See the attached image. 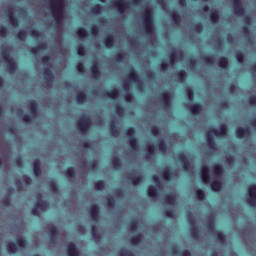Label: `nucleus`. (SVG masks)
Returning a JSON list of instances; mask_svg holds the SVG:
<instances>
[{
    "mask_svg": "<svg viewBox=\"0 0 256 256\" xmlns=\"http://www.w3.org/2000/svg\"><path fill=\"white\" fill-rule=\"evenodd\" d=\"M212 23H219V11L214 10L209 15Z\"/></svg>",
    "mask_w": 256,
    "mask_h": 256,
    "instance_id": "obj_40",
    "label": "nucleus"
},
{
    "mask_svg": "<svg viewBox=\"0 0 256 256\" xmlns=\"http://www.w3.org/2000/svg\"><path fill=\"white\" fill-rule=\"evenodd\" d=\"M158 149L161 153H167V142H165V140H160L158 142Z\"/></svg>",
    "mask_w": 256,
    "mask_h": 256,
    "instance_id": "obj_47",
    "label": "nucleus"
},
{
    "mask_svg": "<svg viewBox=\"0 0 256 256\" xmlns=\"http://www.w3.org/2000/svg\"><path fill=\"white\" fill-rule=\"evenodd\" d=\"M6 17L8 18V21L10 23V25H13L15 27H17V25H19V20H17V17L15 16V12L14 11H7L6 12Z\"/></svg>",
    "mask_w": 256,
    "mask_h": 256,
    "instance_id": "obj_16",
    "label": "nucleus"
},
{
    "mask_svg": "<svg viewBox=\"0 0 256 256\" xmlns=\"http://www.w3.org/2000/svg\"><path fill=\"white\" fill-rule=\"evenodd\" d=\"M150 133L154 136V137H159V135H161V129L158 126H153L150 130Z\"/></svg>",
    "mask_w": 256,
    "mask_h": 256,
    "instance_id": "obj_56",
    "label": "nucleus"
},
{
    "mask_svg": "<svg viewBox=\"0 0 256 256\" xmlns=\"http://www.w3.org/2000/svg\"><path fill=\"white\" fill-rule=\"evenodd\" d=\"M107 97L109 99H117L119 97V90L117 89H112V90H109L107 93H106Z\"/></svg>",
    "mask_w": 256,
    "mask_h": 256,
    "instance_id": "obj_41",
    "label": "nucleus"
},
{
    "mask_svg": "<svg viewBox=\"0 0 256 256\" xmlns=\"http://www.w3.org/2000/svg\"><path fill=\"white\" fill-rule=\"evenodd\" d=\"M212 191H221V188L223 187V183L219 180H215L210 185Z\"/></svg>",
    "mask_w": 256,
    "mask_h": 256,
    "instance_id": "obj_32",
    "label": "nucleus"
},
{
    "mask_svg": "<svg viewBox=\"0 0 256 256\" xmlns=\"http://www.w3.org/2000/svg\"><path fill=\"white\" fill-rule=\"evenodd\" d=\"M164 201H166L168 205H174L176 201L175 194H168L167 196H165Z\"/></svg>",
    "mask_w": 256,
    "mask_h": 256,
    "instance_id": "obj_44",
    "label": "nucleus"
},
{
    "mask_svg": "<svg viewBox=\"0 0 256 256\" xmlns=\"http://www.w3.org/2000/svg\"><path fill=\"white\" fill-rule=\"evenodd\" d=\"M188 221L191 225L190 233H191L192 237L194 239H198L199 238V228L197 227V222H195V217H193V215L190 214L188 217Z\"/></svg>",
    "mask_w": 256,
    "mask_h": 256,
    "instance_id": "obj_4",
    "label": "nucleus"
},
{
    "mask_svg": "<svg viewBox=\"0 0 256 256\" xmlns=\"http://www.w3.org/2000/svg\"><path fill=\"white\" fill-rule=\"evenodd\" d=\"M112 166L114 167V169H121V158L115 157L112 160Z\"/></svg>",
    "mask_w": 256,
    "mask_h": 256,
    "instance_id": "obj_54",
    "label": "nucleus"
},
{
    "mask_svg": "<svg viewBox=\"0 0 256 256\" xmlns=\"http://www.w3.org/2000/svg\"><path fill=\"white\" fill-rule=\"evenodd\" d=\"M6 67L9 73H15L17 71V62H15V60H11L6 64Z\"/></svg>",
    "mask_w": 256,
    "mask_h": 256,
    "instance_id": "obj_29",
    "label": "nucleus"
},
{
    "mask_svg": "<svg viewBox=\"0 0 256 256\" xmlns=\"http://www.w3.org/2000/svg\"><path fill=\"white\" fill-rule=\"evenodd\" d=\"M201 179H202L203 183H209L211 181V174L209 173V166L202 167Z\"/></svg>",
    "mask_w": 256,
    "mask_h": 256,
    "instance_id": "obj_11",
    "label": "nucleus"
},
{
    "mask_svg": "<svg viewBox=\"0 0 256 256\" xmlns=\"http://www.w3.org/2000/svg\"><path fill=\"white\" fill-rule=\"evenodd\" d=\"M143 25L146 35H153L155 33V22L153 20V10L146 8L143 15Z\"/></svg>",
    "mask_w": 256,
    "mask_h": 256,
    "instance_id": "obj_2",
    "label": "nucleus"
},
{
    "mask_svg": "<svg viewBox=\"0 0 256 256\" xmlns=\"http://www.w3.org/2000/svg\"><path fill=\"white\" fill-rule=\"evenodd\" d=\"M115 111L117 115H120V117L125 114V108L121 105H116Z\"/></svg>",
    "mask_w": 256,
    "mask_h": 256,
    "instance_id": "obj_62",
    "label": "nucleus"
},
{
    "mask_svg": "<svg viewBox=\"0 0 256 256\" xmlns=\"http://www.w3.org/2000/svg\"><path fill=\"white\" fill-rule=\"evenodd\" d=\"M113 5L120 15H123V13H125V11H127V9H129V5L127 4V2H125L123 0H116L113 3Z\"/></svg>",
    "mask_w": 256,
    "mask_h": 256,
    "instance_id": "obj_6",
    "label": "nucleus"
},
{
    "mask_svg": "<svg viewBox=\"0 0 256 256\" xmlns=\"http://www.w3.org/2000/svg\"><path fill=\"white\" fill-rule=\"evenodd\" d=\"M7 250L10 253H17V244L15 242H9L7 244Z\"/></svg>",
    "mask_w": 256,
    "mask_h": 256,
    "instance_id": "obj_52",
    "label": "nucleus"
},
{
    "mask_svg": "<svg viewBox=\"0 0 256 256\" xmlns=\"http://www.w3.org/2000/svg\"><path fill=\"white\" fill-rule=\"evenodd\" d=\"M169 60L171 65H175V63L179 61V54H177V52H171Z\"/></svg>",
    "mask_w": 256,
    "mask_h": 256,
    "instance_id": "obj_51",
    "label": "nucleus"
},
{
    "mask_svg": "<svg viewBox=\"0 0 256 256\" xmlns=\"http://www.w3.org/2000/svg\"><path fill=\"white\" fill-rule=\"evenodd\" d=\"M94 187H95V189H97V191H103L105 189V181L97 180L94 183Z\"/></svg>",
    "mask_w": 256,
    "mask_h": 256,
    "instance_id": "obj_46",
    "label": "nucleus"
},
{
    "mask_svg": "<svg viewBox=\"0 0 256 256\" xmlns=\"http://www.w3.org/2000/svg\"><path fill=\"white\" fill-rule=\"evenodd\" d=\"M66 177L70 179H75L77 177V174L75 173V168L74 167H68L64 171Z\"/></svg>",
    "mask_w": 256,
    "mask_h": 256,
    "instance_id": "obj_26",
    "label": "nucleus"
},
{
    "mask_svg": "<svg viewBox=\"0 0 256 256\" xmlns=\"http://www.w3.org/2000/svg\"><path fill=\"white\" fill-rule=\"evenodd\" d=\"M104 44L106 49H112L115 46V37L113 35H108L104 38Z\"/></svg>",
    "mask_w": 256,
    "mask_h": 256,
    "instance_id": "obj_20",
    "label": "nucleus"
},
{
    "mask_svg": "<svg viewBox=\"0 0 256 256\" xmlns=\"http://www.w3.org/2000/svg\"><path fill=\"white\" fill-rule=\"evenodd\" d=\"M49 187L54 193H57V191H59V184H57V182H55L54 180H51L49 182Z\"/></svg>",
    "mask_w": 256,
    "mask_h": 256,
    "instance_id": "obj_55",
    "label": "nucleus"
},
{
    "mask_svg": "<svg viewBox=\"0 0 256 256\" xmlns=\"http://www.w3.org/2000/svg\"><path fill=\"white\" fill-rule=\"evenodd\" d=\"M196 197H197L198 201H205V191L201 190V189L197 190Z\"/></svg>",
    "mask_w": 256,
    "mask_h": 256,
    "instance_id": "obj_57",
    "label": "nucleus"
},
{
    "mask_svg": "<svg viewBox=\"0 0 256 256\" xmlns=\"http://www.w3.org/2000/svg\"><path fill=\"white\" fill-rule=\"evenodd\" d=\"M171 17L172 20L176 23V25H179V23H181V15L179 14V12H172Z\"/></svg>",
    "mask_w": 256,
    "mask_h": 256,
    "instance_id": "obj_48",
    "label": "nucleus"
},
{
    "mask_svg": "<svg viewBox=\"0 0 256 256\" xmlns=\"http://www.w3.org/2000/svg\"><path fill=\"white\" fill-rule=\"evenodd\" d=\"M188 110L191 113H194V115H199L200 113L203 112V104L196 102V103L188 106Z\"/></svg>",
    "mask_w": 256,
    "mask_h": 256,
    "instance_id": "obj_10",
    "label": "nucleus"
},
{
    "mask_svg": "<svg viewBox=\"0 0 256 256\" xmlns=\"http://www.w3.org/2000/svg\"><path fill=\"white\" fill-rule=\"evenodd\" d=\"M177 159H178V161H180V163H183V162H185L186 160H188L189 158L187 157V155H186L185 153L180 152V153H178V155H177Z\"/></svg>",
    "mask_w": 256,
    "mask_h": 256,
    "instance_id": "obj_61",
    "label": "nucleus"
},
{
    "mask_svg": "<svg viewBox=\"0 0 256 256\" xmlns=\"http://www.w3.org/2000/svg\"><path fill=\"white\" fill-rule=\"evenodd\" d=\"M91 12L94 15H101V13H103V6H101V4H96L91 8Z\"/></svg>",
    "mask_w": 256,
    "mask_h": 256,
    "instance_id": "obj_39",
    "label": "nucleus"
},
{
    "mask_svg": "<svg viewBox=\"0 0 256 256\" xmlns=\"http://www.w3.org/2000/svg\"><path fill=\"white\" fill-rule=\"evenodd\" d=\"M248 193L250 197H256V184H253L248 187Z\"/></svg>",
    "mask_w": 256,
    "mask_h": 256,
    "instance_id": "obj_59",
    "label": "nucleus"
},
{
    "mask_svg": "<svg viewBox=\"0 0 256 256\" xmlns=\"http://www.w3.org/2000/svg\"><path fill=\"white\" fill-rule=\"evenodd\" d=\"M235 58L238 61V63H245V54H243V52L238 51L235 54Z\"/></svg>",
    "mask_w": 256,
    "mask_h": 256,
    "instance_id": "obj_53",
    "label": "nucleus"
},
{
    "mask_svg": "<svg viewBox=\"0 0 256 256\" xmlns=\"http://www.w3.org/2000/svg\"><path fill=\"white\" fill-rule=\"evenodd\" d=\"M76 125L77 129H79L82 133H87L89 127H91V118H89V116H81Z\"/></svg>",
    "mask_w": 256,
    "mask_h": 256,
    "instance_id": "obj_3",
    "label": "nucleus"
},
{
    "mask_svg": "<svg viewBox=\"0 0 256 256\" xmlns=\"http://www.w3.org/2000/svg\"><path fill=\"white\" fill-rule=\"evenodd\" d=\"M128 179L131 181L132 185H139V183H141V177L137 175H129Z\"/></svg>",
    "mask_w": 256,
    "mask_h": 256,
    "instance_id": "obj_45",
    "label": "nucleus"
},
{
    "mask_svg": "<svg viewBox=\"0 0 256 256\" xmlns=\"http://www.w3.org/2000/svg\"><path fill=\"white\" fill-rule=\"evenodd\" d=\"M161 101L164 107H171V103H172L171 92H163L161 94Z\"/></svg>",
    "mask_w": 256,
    "mask_h": 256,
    "instance_id": "obj_12",
    "label": "nucleus"
},
{
    "mask_svg": "<svg viewBox=\"0 0 256 256\" xmlns=\"http://www.w3.org/2000/svg\"><path fill=\"white\" fill-rule=\"evenodd\" d=\"M143 241V234H137L136 236L130 239L132 245H139Z\"/></svg>",
    "mask_w": 256,
    "mask_h": 256,
    "instance_id": "obj_38",
    "label": "nucleus"
},
{
    "mask_svg": "<svg viewBox=\"0 0 256 256\" xmlns=\"http://www.w3.org/2000/svg\"><path fill=\"white\" fill-rule=\"evenodd\" d=\"M45 47H47L46 44L40 43L36 46H34L33 48H31V53H33L34 55H37V53H39V51H43V49H45Z\"/></svg>",
    "mask_w": 256,
    "mask_h": 256,
    "instance_id": "obj_35",
    "label": "nucleus"
},
{
    "mask_svg": "<svg viewBox=\"0 0 256 256\" xmlns=\"http://www.w3.org/2000/svg\"><path fill=\"white\" fill-rule=\"evenodd\" d=\"M43 75H44V79L45 81H47V83H53V71H51L49 68H44L43 69Z\"/></svg>",
    "mask_w": 256,
    "mask_h": 256,
    "instance_id": "obj_21",
    "label": "nucleus"
},
{
    "mask_svg": "<svg viewBox=\"0 0 256 256\" xmlns=\"http://www.w3.org/2000/svg\"><path fill=\"white\" fill-rule=\"evenodd\" d=\"M176 77L179 83H184V81L187 79V72L185 70H179Z\"/></svg>",
    "mask_w": 256,
    "mask_h": 256,
    "instance_id": "obj_31",
    "label": "nucleus"
},
{
    "mask_svg": "<svg viewBox=\"0 0 256 256\" xmlns=\"http://www.w3.org/2000/svg\"><path fill=\"white\" fill-rule=\"evenodd\" d=\"M218 65L220 69H227V67H229V58L225 56L221 57L218 61Z\"/></svg>",
    "mask_w": 256,
    "mask_h": 256,
    "instance_id": "obj_25",
    "label": "nucleus"
},
{
    "mask_svg": "<svg viewBox=\"0 0 256 256\" xmlns=\"http://www.w3.org/2000/svg\"><path fill=\"white\" fill-rule=\"evenodd\" d=\"M130 230L131 231H138L139 230V221L133 220L130 222Z\"/></svg>",
    "mask_w": 256,
    "mask_h": 256,
    "instance_id": "obj_58",
    "label": "nucleus"
},
{
    "mask_svg": "<svg viewBox=\"0 0 256 256\" xmlns=\"http://www.w3.org/2000/svg\"><path fill=\"white\" fill-rule=\"evenodd\" d=\"M29 109H30V113H32L34 117H37V115H39V104L37 103V101L35 100L30 101Z\"/></svg>",
    "mask_w": 256,
    "mask_h": 256,
    "instance_id": "obj_17",
    "label": "nucleus"
},
{
    "mask_svg": "<svg viewBox=\"0 0 256 256\" xmlns=\"http://www.w3.org/2000/svg\"><path fill=\"white\" fill-rule=\"evenodd\" d=\"M90 73L93 79H99L101 77V70L99 69V63H95L90 67Z\"/></svg>",
    "mask_w": 256,
    "mask_h": 256,
    "instance_id": "obj_15",
    "label": "nucleus"
},
{
    "mask_svg": "<svg viewBox=\"0 0 256 256\" xmlns=\"http://www.w3.org/2000/svg\"><path fill=\"white\" fill-rule=\"evenodd\" d=\"M235 133H236L237 139H244V137H247V135H249L251 133V131L247 130L243 127H240L238 129H236Z\"/></svg>",
    "mask_w": 256,
    "mask_h": 256,
    "instance_id": "obj_18",
    "label": "nucleus"
},
{
    "mask_svg": "<svg viewBox=\"0 0 256 256\" xmlns=\"http://www.w3.org/2000/svg\"><path fill=\"white\" fill-rule=\"evenodd\" d=\"M216 239L218 243H227V236L221 231H215Z\"/></svg>",
    "mask_w": 256,
    "mask_h": 256,
    "instance_id": "obj_28",
    "label": "nucleus"
},
{
    "mask_svg": "<svg viewBox=\"0 0 256 256\" xmlns=\"http://www.w3.org/2000/svg\"><path fill=\"white\" fill-rule=\"evenodd\" d=\"M39 197L40 201L36 202L34 207L41 209V211H45L48 207L47 202L43 200V196L40 195Z\"/></svg>",
    "mask_w": 256,
    "mask_h": 256,
    "instance_id": "obj_24",
    "label": "nucleus"
},
{
    "mask_svg": "<svg viewBox=\"0 0 256 256\" xmlns=\"http://www.w3.org/2000/svg\"><path fill=\"white\" fill-rule=\"evenodd\" d=\"M146 159H151V157H153V155H155V146H153V144H149L146 146Z\"/></svg>",
    "mask_w": 256,
    "mask_h": 256,
    "instance_id": "obj_27",
    "label": "nucleus"
},
{
    "mask_svg": "<svg viewBox=\"0 0 256 256\" xmlns=\"http://www.w3.org/2000/svg\"><path fill=\"white\" fill-rule=\"evenodd\" d=\"M16 37L19 41H25L27 39V31L20 30L17 32Z\"/></svg>",
    "mask_w": 256,
    "mask_h": 256,
    "instance_id": "obj_50",
    "label": "nucleus"
},
{
    "mask_svg": "<svg viewBox=\"0 0 256 256\" xmlns=\"http://www.w3.org/2000/svg\"><path fill=\"white\" fill-rule=\"evenodd\" d=\"M163 179L169 181L173 177V171L170 168H164L161 172Z\"/></svg>",
    "mask_w": 256,
    "mask_h": 256,
    "instance_id": "obj_23",
    "label": "nucleus"
},
{
    "mask_svg": "<svg viewBox=\"0 0 256 256\" xmlns=\"http://www.w3.org/2000/svg\"><path fill=\"white\" fill-rule=\"evenodd\" d=\"M33 172L35 177H41V173H43V171L41 170V161L40 160H35L33 162Z\"/></svg>",
    "mask_w": 256,
    "mask_h": 256,
    "instance_id": "obj_19",
    "label": "nucleus"
},
{
    "mask_svg": "<svg viewBox=\"0 0 256 256\" xmlns=\"http://www.w3.org/2000/svg\"><path fill=\"white\" fill-rule=\"evenodd\" d=\"M49 235H50V241L52 243H55L57 241V235H59V230L57 229V226L52 225L48 227Z\"/></svg>",
    "mask_w": 256,
    "mask_h": 256,
    "instance_id": "obj_14",
    "label": "nucleus"
},
{
    "mask_svg": "<svg viewBox=\"0 0 256 256\" xmlns=\"http://www.w3.org/2000/svg\"><path fill=\"white\" fill-rule=\"evenodd\" d=\"M3 59L4 63L8 64L10 61H13V58H11V55L9 54L8 51L3 52Z\"/></svg>",
    "mask_w": 256,
    "mask_h": 256,
    "instance_id": "obj_60",
    "label": "nucleus"
},
{
    "mask_svg": "<svg viewBox=\"0 0 256 256\" xmlns=\"http://www.w3.org/2000/svg\"><path fill=\"white\" fill-rule=\"evenodd\" d=\"M91 233L95 241H99V239H101V236L99 235V229L95 225L91 226Z\"/></svg>",
    "mask_w": 256,
    "mask_h": 256,
    "instance_id": "obj_36",
    "label": "nucleus"
},
{
    "mask_svg": "<svg viewBox=\"0 0 256 256\" xmlns=\"http://www.w3.org/2000/svg\"><path fill=\"white\" fill-rule=\"evenodd\" d=\"M206 143L208 149H210L212 153H215V151H217V143L215 142V137L213 136L211 130L207 133Z\"/></svg>",
    "mask_w": 256,
    "mask_h": 256,
    "instance_id": "obj_5",
    "label": "nucleus"
},
{
    "mask_svg": "<svg viewBox=\"0 0 256 256\" xmlns=\"http://www.w3.org/2000/svg\"><path fill=\"white\" fill-rule=\"evenodd\" d=\"M127 79H128V81H130L132 83H136V85H139V83H141V79L139 78V74L135 70H131L127 74Z\"/></svg>",
    "mask_w": 256,
    "mask_h": 256,
    "instance_id": "obj_13",
    "label": "nucleus"
},
{
    "mask_svg": "<svg viewBox=\"0 0 256 256\" xmlns=\"http://www.w3.org/2000/svg\"><path fill=\"white\" fill-rule=\"evenodd\" d=\"M228 131H229V128L225 124L220 125V128L218 130L215 128L210 130V132L213 135H215L216 137H225V135H227Z\"/></svg>",
    "mask_w": 256,
    "mask_h": 256,
    "instance_id": "obj_7",
    "label": "nucleus"
},
{
    "mask_svg": "<svg viewBox=\"0 0 256 256\" xmlns=\"http://www.w3.org/2000/svg\"><path fill=\"white\" fill-rule=\"evenodd\" d=\"M90 32L92 35H95V36L99 35V26H97L95 24L92 25L90 28Z\"/></svg>",
    "mask_w": 256,
    "mask_h": 256,
    "instance_id": "obj_64",
    "label": "nucleus"
},
{
    "mask_svg": "<svg viewBox=\"0 0 256 256\" xmlns=\"http://www.w3.org/2000/svg\"><path fill=\"white\" fill-rule=\"evenodd\" d=\"M246 201L251 207H256V197L250 196Z\"/></svg>",
    "mask_w": 256,
    "mask_h": 256,
    "instance_id": "obj_63",
    "label": "nucleus"
},
{
    "mask_svg": "<svg viewBox=\"0 0 256 256\" xmlns=\"http://www.w3.org/2000/svg\"><path fill=\"white\" fill-rule=\"evenodd\" d=\"M110 133L113 137H119V128L115 122L110 123Z\"/></svg>",
    "mask_w": 256,
    "mask_h": 256,
    "instance_id": "obj_34",
    "label": "nucleus"
},
{
    "mask_svg": "<svg viewBox=\"0 0 256 256\" xmlns=\"http://www.w3.org/2000/svg\"><path fill=\"white\" fill-rule=\"evenodd\" d=\"M146 193H147L148 197H155L158 193L157 187L149 186L146 190Z\"/></svg>",
    "mask_w": 256,
    "mask_h": 256,
    "instance_id": "obj_42",
    "label": "nucleus"
},
{
    "mask_svg": "<svg viewBox=\"0 0 256 256\" xmlns=\"http://www.w3.org/2000/svg\"><path fill=\"white\" fill-rule=\"evenodd\" d=\"M223 173H225V168H223L222 165L217 164L214 166V175H216L217 177H221Z\"/></svg>",
    "mask_w": 256,
    "mask_h": 256,
    "instance_id": "obj_33",
    "label": "nucleus"
},
{
    "mask_svg": "<svg viewBox=\"0 0 256 256\" xmlns=\"http://www.w3.org/2000/svg\"><path fill=\"white\" fill-rule=\"evenodd\" d=\"M125 136L128 137V139H133L135 137V128L129 127L125 130Z\"/></svg>",
    "mask_w": 256,
    "mask_h": 256,
    "instance_id": "obj_49",
    "label": "nucleus"
},
{
    "mask_svg": "<svg viewBox=\"0 0 256 256\" xmlns=\"http://www.w3.org/2000/svg\"><path fill=\"white\" fill-rule=\"evenodd\" d=\"M75 100L77 103L83 104L87 103V93L85 92H80L75 96Z\"/></svg>",
    "mask_w": 256,
    "mask_h": 256,
    "instance_id": "obj_22",
    "label": "nucleus"
},
{
    "mask_svg": "<svg viewBox=\"0 0 256 256\" xmlns=\"http://www.w3.org/2000/svg\"><path fill=\"white\" fill-rule=\"evenodd\" d=\"M66 253L68 256H79V248H77V245H75V243L70 242L66 246Z\"/></svg>",
    "mask_w": 256,
    "mask_h": 256,
    "instance_id": "obj_8",
    "label": "nucleus"
},
{
    "mask_svg": "<svg viewBox=\"0 0 256 256\" xmlns=\"http://www.w3.org/2000/svg\"><path fill=\"white\" fill-rule=\"evenodd\" d=\"M65 10V4L63 0H50V11L52 17L59 24L63 21V11Z\"/></svg>",
    "mask_w": 256,
    "mask_h": 256,
    "instance_id": "obj_1",
    "label": "nucleus"
},
{
    "mask_svg": "<svg viewBox=\"0 0 256 256\" xmlns=\"http://www.w3.org/2000/svg\"><path fill=\"white\" fill-rule=\"evenodd\" d=\"M128 144L131 147L132 151H137V149L139 147V142L137 141L136 137L129 138L128 139Z\"/></svg>",
    "mask_w": 256,
    "mask_h": 256,
    "instance_id": "obj_30",
    "label": "nucleus"
},
{
    "mask_svg": "<svg viewBox=\"0 0 256 256\" xmlns=\"http://www.w3.org/2000/svg\"><path fill=\"white\" fill-rule=\"evenodd\" d=\"M233 9L234 13L236 15H239L240 17H243V15H245V8H243V4H241L240 6H235Z\"/></svg>",
    "mask_w": 256,
    "mask_h": 256,
    "instance_id": "obj_43",
    "label": "nucleus"
},
{
    "mask_svg": "<svg viewBox=\"0 0 256 256\" xmlns=\"http://www.w3.org/2000/svg\"><path fill=\"white\" fill-rule=\"evenodd\" d=\"M76 33L80 39H85L89 33L87 32V29L80 27L76 30Z\"/></svg>",
    "mask_w": 256,
    "mask_h": 256,
    "instance_id": "obj_37",
    "label": "nucleus"
},
{
    "mask_svg": "<svg viewBox=\"0 0 256 256\" xmlns=\"http://www.w3.org/2000/svg\"><path fill=\"white\" fill-rule=\"evenodd\" d=\"M101 215V210L98 205H93L90 207V219L92 221H99V217Z\"/></svg>",
    "mask_w": 256,
    "mask_h": 256,
    "instance_id": "obj_9",
    "label": "nucleus"
}]
</instances>
